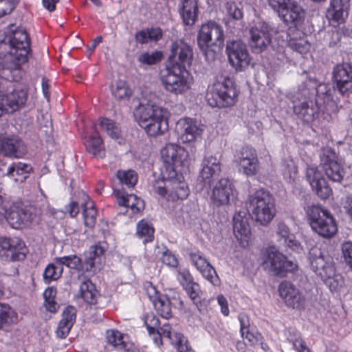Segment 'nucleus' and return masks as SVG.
Instances as JSON below:
<instances>
[{
  "mask_svg": "<svg viewBox=\"0 0 352 352\" xmlns=\"http://www.w3.org/2000/svg\"><path fill=\"white\" fill-rule=\"evenodd\" d=\"M332 92L327 84L319 82L316 77L306 74L305 80L298 85L292 100L293 103L316 100V104H324V110L322 115L327 122H330L339 111L338 101Z\"/></svg>",
  "mask_w": 352,
  "mask_h": 352,
  "instance_id": "obj_1",
  "label": "nucleus"
},
{
  "mask_svg": "<svg viewBox=\"0 0 352 352\" xmlns=\"http://www.w3.org/2000/svg\"><path fill=\"white\" fill-rule=\"evenodd\" d=\"M250 45L254 53L268 50L272 60L285 58L286 41L273 23L258 21L250 30Z\"/></svg>",
  "mask_w": 352,
  "mask_h": 352,
  "instance_id": "obj_2",
  "label": "nucleus"
},
{
  "mask_svg": "<svg viewBox=\"0 0 352 352\" xmlns=\"http://www.w3.org/2000/svg\"><path fill=\"white\" fill-rule=\"evenodd\" d=\"M163 166L161 178L155 179L152 185L153 191L160 197L170 196L171 178L177 175V168L184 165L185 150L176 144H168L161 151Z\"/></svg>",
  "mask_w": 352,
  "mask_h": 352,
  "instance_id": "obj_3",
  "label": "nucleus"
},
{
  "mask_svg": "<svg viewBox=\"0 0 352 352\" xmlns=\"http://www.w3.org/2000/svg\"><path fill=\"white\" fill-rule=\"evenodd\" d=\"M134 116L138 124L148 136L162 135L168 129V120L164 118L163 109L151 101L141 100L134 110Z\"/></svg>",
  "mask_w": 352,
  "mask_h": 352,
  "instance_id": "obj_4",
  "label": "nucleus"
},
{
  "mask_svg": "<svg viewBox=\"0 0 352 352\" xmlns=\"http://www.w3.org/2000/svg\"><path fill=\"white\" fill-rule=\"evenodd\" d=\"M307 223L320 237L331 239L338 232V223L329 210L320 204H311L305 209Z\"/></svg>",
  "mask_w": 352,
  "mask_h": 352,
  "instance_id": "obj_5",
  "label": "nucleus"
},
{
  "mask_svg": "<svg viewBox=\"0 0 352 352\" xmlns=\"http://www.w3.org/2000/svg\"><path fill=\"white\" fill-rule=\"evenodd\" d=\"M246 206L252 217L262 226L267 225L276 214L273 197L262 188L249 195Z\"/></svg>",
  "mask_w": 352,
  "mask_h": 352,
  "instance_id": "obj_6",
  "label": "nucleus"
},
{
  "mask_svg": "<svg viewBox=\"0 0 352 352\" xmlns=\"http://www.w3.org/2000/svg\"><path fill=\"white\" fill-rule=\"evenodd\" d=\"M197 45L206 58L213 59L216 53L213 47L221 50L224 45L222 26L212 21L202 24L197 34Z\"/></svg>",
  "mask_w": 352,
  "mask_h": 352,
  "instance_id": "obj_7",
  "label": "nucleus"
},
{
  "mask_svg": "<svg viewBox=\"0 0 352 352\" xmlns=\"http://www.w3.org/2000/svg\"><path fill=\"white\" fill-rule=\"evenodd\" d=\"M237 95L234 80L227 76L214 85L212 90L207 93L206 100L212 107H227L235 103Z\"/></svg>",
  "mask_w": 352,
  "mask_h": 352,
  "instance_id": "obj_8",
  "label": "nucleus"
},
{
  "mask_svg": "<svg viewBox=\"0 0 352 352\" xmlns=\"http://www.w3.org/2000/svg\"><path fill=\"white\" fill-rule=\"evenodd\" d=\"M269 6L287 25L297 28L305 20V11L295 0H269Z\"/></svg>",
  "mask_w": 352,
  "mask_h": 352,
  "instance_id": "obj_9",
  "label": "nucleus"
},
{
  "mask_svg": "<svg viewBox=\"0 0 352 352\" xmlns=\"http://www.w3.org/2000/svg\"><path fill=\"white\" fill-rule=\"evenodd\" d=\"M263 266L273 275L285 277L297 268V264L274 248H269L263 254Z\"/></svg>",
  "mask_w": 352,
  "mask_h": 352,
  "instance_id": "obj_10",
  "label": "nucleus"
},
{
  "mask_svg": "<svg viewBox=\"0 0 352 352\" xmlns=\"http://www.w3.org/2000/svg\"><path fill=\"white\" fill-rule=\"evenodd\" d=\"M193 59L192 46L184 39L179 38L172 42L170 54L166 63V66L175 69H183L185 74L191 65Z\"/></svg>",
  "mask_w": 352,
  "mask_h": 352,
  "instance_id": "obj_11",
  "label": "nucleus"
},
{
  "mask_svg": "<svg viewBox=\"0 0 352 352\" xmlns=\"http://www.w3.org/2000/svg\"><path fill=\"white\" fill-rule=\"evenodd\" d=\"M320 166L327 177L333 182L341 183L345 175L343 166L339 162L334 149L326 146L320 153Z\"/></svg>",
  "mask_w": 352,
  "mask_h": 352,
  "instance_id": "obj_12",
  "label": "nucleus"
},
{
  "mask_svg": "<svg viewBox=\"0 0 352 352\" xmlns=\"http://www.w3.org/2000/svg\"><path fill=\"white\" fill-rule=\"evenodd\" d=\"M312 270L321 279L334 274L336 264L333 257L316 246L310 249L308 256Z\"/></svg>",
  "mask_w": 352,
  "mask_h": 352,
  "instance_id": "obj_13",
  "label": "nucleus"
},
{
  "mask_svg": "<svg viewBox=\"0 0 352 352\" xmlns=\"http://www.w3.org/2000/svg\"><path fill=\"white\" fill-rule=\"evenodd\" d=\"M166 74L161 78L164 89L173 94L179 95L186 92L189 89L188 78V71L186 74L183 69H175L173 67L166 66Z\"/></svg>",
  "mask_w": 352,
  "mask_h": 352,
  "instance_id": "obj_14",
  "label": "nucleus"
},
{
  "mask_svg": "<svg viewBox=\"0 0 352 352\" xmlns=\"http://www.w3.org/2000/svg\"><path fill=\"white\" fill-rule=\"evenodd\" d=\"M333 91H338L342 96L352 94V65L344 63L336 65L332 72Z\"/></svg>",
  "mask_w": 352,
  "mask_h": 352,
  "instance_id": "obj_15",
  "label": "nucleus"
},
{
  "mask_svg": "<svg viewBox=\"0 0 352 352\" xmlns=\"http://www.w3.org/2000/svg\"><path fill=\"white\" fill-rule=\"evenodd\" d=\"M226 51L230 65L236 71H243L249 65L250 56L246 45L241 40L228 41Z\"/></svg>",
  "mask_w": 352,
  "mask_h": 352,
  "instance_id": "obj_16",
  "label": "nucleus"
},
{
  "mask_svg": "<svg viewBox=\"0 0 352 352\" xmlns=\"http://www.w3.org/2000/svg\"><path fill=\"white\" fill-rule=\"evenodd\" d=\"M27 248L19 238L0 237V258L5 261H20L26 257Z\"/></svg>",
  "mask_w": 352,
  "mask_h": 352,
  "instance_id": "obj_17",
  "label": "nucleus"
},
{
  "mask_svg": "<svg viewBox=\"0 0 352 352\" xmlns=\"http://www.w3.org/2000/svg\"><path fill=\"white\" fill-rule=\"evenodd\" d=\"M28 152L27 145L18 135L0 136V155L12 159L23 157Z\"/></svg>",
  "mask_w": 352,
  "mask_h": 352,
  "instance_id": "obj_18",
  "label": "nucleus"
},
{
  "mask_svg": "<svg viewBox=\"0 0 352 352\" xmlns=\"http://www.w3.org/2000/svg\"><path fill=\"white\" fill-rule=\"evenodd\" d=\"M234 162L248 176L255 175L258 171V160L256 151L251 146H245L236 151Z\"/></svg>",
  "mask_w": 352,
  "mask_h": 352,
  "instance_id": "obj_19",
  "label": "nucleus"
},
{
  "mask_svg": "<svg viewBox=\"0 0 352 352\" xmlns=\"http://www.w3.org/2000/svg\"><path fill=\"white\" fill-rule=\"evenodd\" d=\"M293 109L294 113L305 123L309 124L319 118L327 121L322 115L324 110V104H316V100L294 103Z\"/></svg>",
  "mask_w": 352,
  "mask_h": 352,
  "instance_id": "obj_20",
  "label": "nucleus"
},
{
  "mask_svg": "<svg viewBox=\"0 0 352 352\" xmlns=\"http://www.w3.org/2000/svg\"><path fill=\"white\" fill-rule=\"evenodd\" d=\"M306 178L312 190L322 200H326L333 194V190L327 181L315 166H308L306 170Z\"/></svg>",
  "mask_w": 352,
  "mask_h": 352,
  "instance_id": "obj_21",
  "label": "nucleus"
},
{
  "mask_svg": "<svg viewBox=\"0 0 352 352\" xmlns=\"http://www.w3.org/2000/svg\"><path fill=\"white\" fill-rule=\"evenodd\" d=\"M278 292L287 306L299 310L305 308V296L292 283L286 280L282 282L279 285Z\"/></svg>",
  "mask_w": 352,
  "mask_h": 352,
  "instance_id": "obj_22",
  "label": "nucleus"
},
{
  "mask_svg": "<svg viewBox=\"0 0 352 352\" xmlns=\"http://www.w3.org/2000/svg\"><path fill=\"white\" fill-rule=\"evenodd\" d=\"M221 171L220 160L213 155H206L202 161L198 181L203 182L202 188L210 187L213 180L217 179Z\"/></svg>",
  "mask_w": 352,
  "mask_h": 352,
  "instance_id": "obj_23",
  "label": "nucleus"
},
{
  "mask_svg": "<svg viewBox=\"0 0 352 352\" xmlns=\"http://www.w3.org/2000/svg\"><path fill=\"white\" fill-rule=\"evenodd\" d=\"M32 212L22 204H14L6 212L8 223L15 229L27 226L32 220Z\"/></svg>",
  "mask_w": 352,
  "mask_h": 352,
  "instance_id": "obj_24",
  "label": "nucleus"
},
{
  "mask_svg": "<svg viewBox=\"0 0 352 352\" xmlns=\"http://www.w3.org/2000/svg\"><path fill=\"white\" fill-rule=\"evenodd\" d=\"M18 81H12V88L4 95H1L2 104L8 108L5 109L7 112H14L23 107L27 101L28 92L26 90L16 87L15 83Z\"/></svg>",
  "mask_w": 352,
  "mask_h": 352,
  "instance_id": "obj_25",
  "label": "nucleus"
},
{
  "mask_svg": "<svg viewBox=\"0 0 352 352\" xmlns=\"http://www.w3.org/2000/svg\"><path fill=\"white\" fill-rule=\"evenodd\" d=\"M234 184L228 178H221L212 190L211 199L214 206L219 207L229 204L234 197Z\"/></svg>",
  "mask_w": 352,
  "mask_h": 352,
  "instance_id": "obj_26",
  "label": "nucleus"
},
{
  "mask_svg": "<svg viewBox=\"0 0 352 352\" xmlns=\"http://www.w3.org/2000/svg\"><path fill=\"white\" fill-rule=\"evenodd\" d=\"M177 129L184 142H194L201 137L204 131L203 125L190 118L180 119L177 122Z\"/></svg>",
  "mask_w": 352,
  "mask_h": 352,
  "instance_id": "obj_27",
  "label": "nucleus"
},
{
  "mask_svg": "<svg viewBox=\"0 0 352 352\" xmlns=\"http://www.w3.org/2000/svg\"><path fill=\"white\" fill-rule=\"evenodd\" d=\"M147 294L157 314L166 319L170 318L172 315V302L166 294L157 291L153 285L147 289Z\"/></svg>",
  "mask_w": 352,
  "mask_h": 352,
  "instance_id": "obj_28",
  "label": "nucleus"
},
{
  "mask_svg": "<svg viewBox=\"0 0 352 352\" xmlns=\"http://www.w3.org/2000/svg\"><path fill=\"white\" fill-rule=\"evenodd\" d=\"M350 0H331L327 10V17L332 26L344 23L349 15Z\"/></svg>",
  "mask_w": 352,
  "mask_h": 352,
  "instance_id": "obj_29",
  "label": "nucleus"
},
{
  "mask_svg": "<svg viewBox=\"0 0 352 352\" xmlns=\"http://www.w3.org/2000/svg\"><path fill=\"white\" fill-rule=\"evenodd\" d=\"M77 310L75 307L72 305L67 306L63 313L62 319L60 320L57 330L56 336L59 338H65L76 320Z\"/></svg>",
  "mask_w": 352,
  "mask_h": 352,
  "instance_id": "obj_30",
  "label": "nucleus"
},
{
  "mask_svg": "<svg viewBox=\"0 0 352 352\" xmlns=\"http://www.w3.org/2000/svg\"><path fill=\"white\" fill-rule=\"evenodd\" d=\"M179 12L185 25H193L197 21L199 14L197 1L181 0Z\"/></svg>",
  "mask_w": 352,
  "mask_h": 352,
  "instance_id": "obj_31",
  "label": "nucleus"
},
{
  "mask_svg": "<svg viewBox=\"0 0 352 352\" xmlns=\"http://www.w3.org/2000/svg\"><path fill=\"white\" fill-rule=\"evenodd\" d=\"M113 194L119 206L130 208L133 212L141 211L144 208V201L133 194H127L120 189H113Z\"/></svg>",
  "mask_w": 352,
  "mask_h": 352,
  "instance_id": "obj_32",
  "label": "nucleus"
},
{
  "mask_svg": "<svg viewBox=\"0 0 352 352\" xmlns=\"http://www.w3.org/2000/svg\"><path fill=\"white\" fill-rule=\"evenodd\" d=\"M182 166L177 168V175L171 178L170 196L184 200L189 195L190 190L182 173Z\"/></svg>",
  "mask_w": 352,
  "mask_h": 352,
  "instance_id": "obj_33",
  "label": "nucleus"
},
{
  "mask_svg": "<svg viewBox=\"0 0 352 352\" xmlns=\"http://www.w3.org/2000/svg\"><path fill=\"white\" fill-rule=\"evenodd\" d=\"M79 292L83 300L90 305H96L100 298V294L96 289V285L89 279L81 283Z\"/></svg>",
  "mask_w": 352,
  "mask_h": 352,
  "instance_id": "obj_34",
  "label": "nucleus"
},
{
  "mask_svg": "<svg viewBox=\"0 0 352 352\" xmlns=\"http://www.w3.org/2000/svg\"><path fill=\"white\" fill-rule=\"evenodd\" d=\"M105 338L109 344L114 349L129 352L130 351L128 344L124 340V334L116 329H108L105 333Z\"/></svg>",
  "mask_w": 352,
  "mask_h": 352,
  "instance_id": "obj_35",
  "label": "nucleus"
},
{
  "mask_svg": "<svg viewBox=\"0 0 352 352\" xmlns=\"http://www.w3.org/2000/svg\"><path fill=\"white\" fill-rule=\"evenodd\" d=\"M162 37V31L160 28H146L138 31L135 34L137 43L146 44L150 41H157Z\"/></svg>",
  "mask_w": 352,
  "mask_h": 352,
  "instance_id": "obj_36",
  "label": "nucleus"
},
{
  "mask_svg": "<svg viewBox=\"0 0 352 352\" xmlns=\"http://www.w3.org/2000/svg\"><path fill=\"white\" fill-rule=\"evenodd\" d=\"M32 171L30 164L18 162L8 167V177L14 178L16 182H23Z\"/></svg>",
  "mask_w": 352,
  "mask_h": 352,
  "instance_id": "obj_37",
  "label": "nucleus"
},
{
  "mask_svg": "<svg viewBox=\"0 0 352 352\" xmlns=\"http://www.w3.org/2000/svg\"><path fill=\"white\" fill-rule=\"evenodd\" d=\"M85 146L87 151L96 157L102 158L105 155L103 141L96 132L89 137Z\"/></svg>",
  "mask_w": 352,
  "mask_h": 352,
  "instance_id": "obj_38",
  "label": "nucleus"
},
{
  "mask_svg": "<svg viewBox=\"0 0 352 352\" xmlns=\"http://www.w3.org/2000/svg\"><path fill=\"white\" fill-rule=\"evenodd\" d=\"M82 208V215L84 218V223L86 227L93 228L96 223L97 210L94 203L89 200L81 204Z\"/></svg>",
  "mask_w": 352,
  "mask_h": 352,
  "instance_id": "obj_39",
  "label": "nucleus"
},
{
  "mask_svg": "<svg viewBox=\"0 0 352 352\" xmlns=\"http://www.w3.org/2000/svg\"><path fill=\"white\" fill-rule=\"evenodd\" d=\"M156 249V255L162 260L164 264L173 268L178 266L179 261L177 258L166 246L162 244L161 245H157Z\"/></svg>",
  "mask_w": 352,
  "mask_h": 352,
  "instance_id": "obj_40",
  "label": "nucleus"
},
{
  "mask_svg": "<svg viewBox=\"0 0 352 352\" xmlns=\"http://www.w3.org/2000/svg\"><path fill=\"white\" fill-rule=\"evenodd\" d=\"M116 176L120 184L128 188H133L138 183V176L133 170H118Z\"/></svg>",
  "mask_w": 352,
  "mask_h": 352,
  "instance_id": "obj_41",
  "label": "nucleus"
},
{
  "mask_svg": "<svg viewBox=\"0 0 352 352\" xmlns=\"http://www.w3.org/2000/svg\"><path fill=\"white\" fill-rule=\"evenodd\" d=\"M63 272V267L58 264L56 261L49 263L43 273V279L45 283H50L53 280H58L62 275Z\"/></svg>",
  "mask_w": 352,
  "mask_h": 352,
  "instance_id": "obj_42",
  "label": "nucleus"
},
{
  "mask_svg": "<svg viewBox=\"0 0 352 352\" xmlns=\"http://www.w3.org/2000/svg\"><path fill=\"white\" fill-rule=\"evenodd\" d=\"M112 94L120 101L129 100L132 95V91L126 81L118 80L116 82V87L111 89Z\"/></svg>",
  "mask_w": 352,
  "mask_h": 352,
  "instance_id": "obj_43",
  "label": "nucleus"
},
{
  "mask_svg": "<svg viewBox=\"0 0 352 352\" xmlns=\"http://www.w3.org/2000/svg\"><path fill=\"white\" fill-rule=\"evenodd\" d=\"M154 228L152 224L144 219L140 221L137 224V235L140 237H145L144 243L151 242L154 239Z\"/></svg>",
  "mask_w": 352,
  "mask_h": 352,
  "instance_id": "obj_44",
  "label": "nucleus"
},
{
  "mask_svg": "<svg viewBox=\"0 0 352 352\" xmlns=\"http://www.w3.org/2000/svg\"><path fill=\"white\" fill-rule=\"evenodd\" d=\"M54 261L58 264L61 265L62 267L65 265L68 268L75 270L79 272H80V268H82V259L76 254L56 257Z\"/></svg>",
  "mask_w": 352,
  "mask_h": 352,
  "instance_id": "obj_45",
  "label": "nucleus"
},
{
  "mask_svg": "<svg viewBox=\"0 0 352 352\" xmlns=\"http://www.w3.org/2000/svg\"><path fill=\"white\" fill-rule=\"evenodd\" d=\"M100 126L112 139L118 140L120 138V129L113 120L107 118H100Z\"/></svg>",
  "mask_w": 352,
  "mask_h": 352,
  "instance_id": "obj_46",
  "label": "nucleus"
},
{
  "mask_svg": "<svg viewBox=\"0 0 352 352\" xmlns=\"http://www.w3.org/2000/svg\"><path fill=\"white\" fill-rule=\"evenodd\" d=\"M163 58V53L161 51H154L151 53L143 52L139 55L138 60L146 65H155L160 63Z\"/></svg>",
  "mask_w": 352,
  "mask_h": 352,
  "instance_id": "obj_47",
  "label": "nucleus"
},
{
  "mask_svg": "<svg viewBox=\"0 0 352 352\" xmlns=\"http://www.w3.org/2000/svg\"><path fill=\"white\" fill-rule=\"evenodd\" d=\"M322 280L332 292L339 290L344 285L343 276L340 274H337L336 269L333 275H331L329 277H324Z\"/></svg>",
  "mask_w": 352,
  "mask_h": 352,
  "instance_id": "obj_48",
  "label": "nucleus"
},
{
  "mask_svg": "<svg viewBox=\"0 0 352 352\" xmlns=\"http://www.w3.org/2000/svg\"><path fill=\"white\" fill-rule=\"evenodd\" d=\"M287 34L289 36V39L287 41L288 46L292 50L300 54H303L307 51L308 43L304 36L302 38H296L294 36H292L290 32H288Z\"/></svg>",
  "mask_w": 352,
  "mask_h": 352,
  "instance_id": "obj_49",
  "label": "nucleus"
},
{
  "mask_svg": "<svg viewBox=\"0 0 352 352\" xmlns=\"http://www.w3.org/2000/svg\"><path fill=\"white\" fill-rule=\"evenodd\" d=\"M200 273L207 280H208L212 285H220L221 280L218 276L215 269L210 263L208 266L201 270Z\"/></svg>",
  "mask_w": 352,
  "mask_h": 352,
  "instance_id": "obj_50",
  "label": "nucleus"
},
{
  "mask_svg": "<svg viewBox=\"0 0 352 352\" xmlns=\"http://www.w3.org/2000/svg\"><path fill=\"white\" fill-rule=\"evenodd\" d=\"M144 324L151 336L155 334L156 331L160 330V320L153 313H148L145 315Z\"/></svg>",
  "mask_w": 352,
  "mask_h": 352,
  "instance_id": "obj_51",
  "label": "nucleus"
},
{
  "mask_svg": "<svg viewBox=\"0 0 352 352\" xmlns=\"http://www.w3.org/2000/svg\"><path fill=\"white\" fill-rule=\"evenodd\" d=\"M184 289L193 303L198 307V305L200 304L201 301L202 294L199 285L195 282L194 283L190 284V285H188Z\"/></svg>",
  "mask_w": 352,
  "mask_h": 352,
  "instance_id": "obj_52",
  "label": "nucleus"
},
{
  "mask_svg": "<svg viewBox=\"0 0 352 352\" xmlns=\"http://www.w3.org/2000/svg\"><path fill=\"white\" fill-rule=\"evenodd\" d=\"M239 216H234L233 218V229L234 232H237L241 236H247L250 234V228L247 222V219H241Z\"/></svg>",
  "mask_w": 352,
  "mask_h": 352,
  "instance_id": "obj_53",
  "label": "nucleus"
},
{
  "mask_svg": "<svg viewBox=\"0 0 352 352\" xmlns=\"http://www.w3.org/2000/svg\"><path fill=\"white\" fill-rule=\"evenodd\" d=\"M342 258L352 270V241H344L341 244Z\"/></svg>",
  "mask_w": 352,
  "mask_h": 352,
  "instance_id": "obj_54",
  "label": "nucleus"
},
{
  "mask_svg": "<svg viewBox=\"0 0 352 352\" xmlns=\"http://www.w3.org/2000/svg\"><path fill=\"white\" fill-rule=\"evenodd\" d=\"M189 256L193 265L200 271L203 268L208 266L210 263L204 258L202 254L197 251V252H190Z\"/></svg>",
  "mask_w": 352,
  "mask_h": 352,
  "instance_id": "obj_55",
  "label": "nucleus"
},
{
  "mask_svg": "<svg viewBox=\"0 0 352 352\" xmlns=\"http://www.w3.org/2000/svg\"><path fill=\"white\" fill-rule=\"evenodd\" d=\"M175 345L178 352H195L187 338L182 333H175Z\"/></svg>",
  "mask_w": 352,
  "mask_h": 352,
  "instance_id": "obj_56",
  "label": "nucleus"
},
{
  "mask_svg": "<svg viewBox=\"0 0 352 352\" xmlns=\"http://www.w3.org/2000/svg\"><path fill=\"white\" fill-rule=\"evenodd\" d=\"M19 0H0V18L10 14Z\"/></svg>",
  "mask_w": 352,
  "mask_h": 352,
  "instance_id": "obj_57",
  "label": "nucleus"
},
{
  "mask_svg": "<svg viewBox=\"0 0 352 352\" xmlns=\"http://www.w3.org/2000/svg\"><path fill=\"white\" fill-rule=\"evenodd\" d=\"M287 339L292 344L294 348L296 350L299 347H302L305 342L302 340L300 336V333L294 330L289 329L287 332Z\"/></svg>",
  "mask_w": 352,
  "mask_h": 352,
  "instance_id": "obj_58",
  "label": "nucleus"
},
{
  "mask_svg": "<svg viewBox=\"0 0 352 352\" xmlns=\"http://www.w3.org/2000/svg\"><path fill=\"white\" fill-rule=\"evenodd\" d=\"M12 311L9 305L0 303V328L3 324L12 322Z\"/></svg>",
  "mask_w": 352,
  "mask_h": 352,
  "instance_id": "obj_59",
  "label": "nucleus"
},
{
  "mask_svg": "<svg viewBox=\"0 0 352 352\" xmlns=\"http://www.w3.org/2000/svg\"><path fill=\"white\" fill-rule=\"evenodd\" d=\"M283 174L285 179L294 181L297 169L293 161L284 162L283 164Z\"/></svg>",
  "mask_w": 352,
  "mask_h": 352,
  "instance_id": "obj_60",
  "label": "nucleus"
},
{
  "mask_svg": "<svg viewBox=\"0 0 352 352\" xmlns=\"http://www.w3.org/2000/svg\"><path fill=\"white\" fill-rule=\"evenodd\" d=\"M335 30H332L330 33V38L329 41V46L333 47L337 46L342 38V35H345L344 32V27L337 28L336 26H333Z\"/></svg>",
  "mask_w": 352,
  "mask_h": 352,
  "instance_id": "obj_61",
  "label": "nucleus"
},
{
  "mask_svg": "<svg viewBox=\"0 0 352 352\" xmlns=\"http://www.w3.org/2000/svg\"><path fill=\"white\" fill-rule=\"evenodd\" d=\"M105 251V247L98 243L90 247L88 256L96 261L97 258L102 257L104 254Z\"/></svg>",
  "mask_w": 352,
  "mask_h": 352,
  "instance_id": "obj_62",
  "label": "nucleus"
},
{
  "mask_svg": "<svg viewBox=\"0 0 352 352\" xmlns=\"http://www.w3.org/2000/svg\"><path fill=\"white\" fill-rule=\"evenodd\" d=\"M227 13L234 20H239L243 17V12L234 3H228L226 5Z\"/></svg>",
  "mask_w": 352,
  "mask_h": 352,
  "instance_id": "obj_63",
  "label": "nucleus"
},
{
  "mask_svg": "<svg viewBox=\"0 0 352 352\" xmlns=\"http://www.w3.org/2000/svg\"><path fill=\"white\" fill-rule=\"evenodd\" d=\"M251 346H256L261 340H263L262 335L258 332L254 333L247 330L244 337Z\"/></svg>",
  "mask_w": 352,
  "mask_h": 352,
  "instance_id": "obj_64",
  "label": "nucleus"
}]
</instances>
